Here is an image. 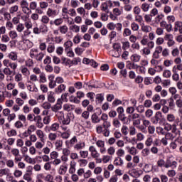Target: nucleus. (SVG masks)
<instances>
[{"label": "nucleus", "instance_id": "nucleus-44", "mask_svg": "<svg viewBox=\"0 0 182 182\" xmlns=\"http://www.w3.org/2000/svg\"><path fill=\"white\" fill-rule=\"evenodd\" d=\"M23 43L27 49H31L33 46V43L29 40H23Z\"/></svg>", "mask_w": 182, "mask_h": 182}, {"label": "nucleus", "instance_id": "nucleus-22", "mask_svg": "<svg viewBox=\"0 0 182 182\" xmlns=\"http://www.w3.org/2000/svg\"><path fill=\"white\" fill-rule=\"evenodd\" d=\"M34 122H36V127H38V129L43 128V122H42V117L41 115H38V117Z\"/></svg>", "mask_w": 182, "mask_h": 182}, {"label": "nucleus", "instance_id": "nucleus-1", "mask_svg": "<svg viewBox=\"0 0 182 182\" xmlns=\"http://www.w3.org/2000/svg\"><path fill=\"white\" fill-rule=\"evenodd\" d=\"M29 56L31 59H36L37 62H42L45 58V53L39 52L38 48H31L29 52Z\"/></svg>", "mask_w": 182, "mask_h": 182}, {"label": "nucleus", "instance_id": "nucleus-54", "mask_svg": "<svg viewBox=\"0 0 182 182\" xmlns=\"http://www.w3.org/2000/svg\"><path fill=\"white\" fill-rule=\"evenodd\" d=\"M23 174V172L19 169H15L14 171V176L16 178H19L20 177H22V175Z\"/></svg>", "mask_w": 182, "mask_h": 182}, {"label": "nucleus", "instance_id": "nucleus-33", "mask_svg": "<svg viewBox=\"0 0 182 182\" xmlns=\"http://www.w3.org/2000/svg\"><path fill=\"white\" fill-rule=\"evenodd\" d=\"M140 59H141V55L137 53H134L131 55V60L135 63L140 62Z\"/></svg>", "mask_w": 182, "mask_h": 182}, {"label": "nucleus", "instance_id": "nucleus-29", "mask_svg": "<svg viewBox=\"0 0 182 182\" xmlns=\"http://www.w3.org/2000/svg\"><path fill=\"white\" fill-rule=\"evenodd\" d=\"M129 174L131 176V177H134V178H137L141 176V173H140V172L136 169H132L131 171H129Z\"/></svg>", "mask_w": 182, "mask_h": 182}, {"label": "nucleus", "instance_id": "nucleus-50", "mask_svg": "<svg viewBox=\"0 0 182 182\" xmlns=\"http://www.w3.org/2000/svg\"><path fill=\"white\" fill-rule=\"evenodd\" d=\"M49 21H50V19L48 15L43 16L41 19V22L43 23V25H48V23H49Z\"/></svg>", "mask_w": 182, "mask_h": 182}, {"label": "nucleus", "instance_id": "nucleus-48", "mask_svg": "<svg viewBox=\"0 0 182 182\" xmlns=\"http://www.w3.org/2000/svg\"><path fill=\"white\" fill-rule=\"evenodd\" d=\"M154 144L153 136L150 135L145 141V145L146 147H150Z\"/></svg>", "mask_w": 182, "mask_h": 182}, {"label": "nucleus", "instance_id": "nucleus-55", "mask_svg": "<svg viewBox=\"0 0 182 182\" xmlns=\"http://www.w3.org/2000/svg\"><path fill=\"white\" fill-rule=\"evenodd\" d=\"M107 153L108 156H114V153H116V149L114 146H109L107 150Z\"/></svg>", "mask_w": 182, "mask_h": 182}, {"label": "nucleus", "instance_id": "nucleus-56", "mask_svg": "<svg viewBox=\"0 0 182 182\" xmlns=\"http://www.w3.org/2000/svg\"><path fill=\"white\" fill-rule=\"evenodd\" d=\"M36 119H38V115L36 116L35 114H28L27 115V120L28 122H36Z\"/></svg>", "mask_w": 182, "mask_h": 182}, {"label": "nucleus", "instance_id": "nucleus-62", "mask_svg": "<svg viewBox=\"0 0 182 182\" xmlns=\"http://www.w3.org/2000/svg\"><path fill=\"white\" fill-rule=\"evenodd\" d=\"M40 28V33H47L48 32V26L45 24H42L39 27Z\"/></svg>", "mask_w": 182, "mask_h": 182}, {"label": "nucleus", "instance_id": "nucleus-4", "mask_svg": "<svg viewBox=\"0 0 182 182\" xmlns=\"http://www.w3.org/2000/svg\"><path fill=\"white\" fill-rule=\"evenodd\" d=\"M3 65L5 68H9L11 70L16 73V69H18V63L11 61L9 59H4L3 60Z\"/></svg>", "mask_w": 182, "mask_h": 182}, {"label": "nucleus", "instance_id": "nucleus-9", "mask_svg": "<svg viewBox=\"0 0 182 182\" xmlns=\"http://www.w3.org/2000/svg\"><path fill=\"white\" fill-rule=\"evenodd\" d=\"M166 120H168L169 123H173L174 122V124H178L180 123V118H176L174 114H168Z\"/></svg>", "mask_w": 182, "mask_h": 182}, {"label": "nucleus", "instance_id": "nucleus-18", "mask_svg": "<svg viewBox=\"0 0 182 182\" xmlns=\"http://www.w3.org/2000/svg\"><path fill=\"white\" fill-rule=\"evenodd\" d=\"M68 173L69 174H75V173H76V162L74 161H71L70 163Z\"/></svg>", "mask_w": 182, "mask_h": 182}, {"label": "nucleus", "instance_id": "nucleus-58", "mask_svg": "<svg viewBox=\"0 0 182 182\" xmlns=\"http://www.w3.org/2000/svg\"><path fill=\"white\" fill-rule=\"evenodd\" d=\"M47 52L48 53H53L55 52V44L53 43H49L47 48Z\"/></svg>", "mask_w": 182, "mask_h": 182}, {"label": "nucleus", "instance_id": "nucleus-59", "mask_svg": "<svg viewBox=\"0 0 182 182\" xmlns=\"http://www.w3.org/2000/svg\"><path fill=\"white\" fill-rule=\"evenodd\" d=\"M131 29L134 31V32H137V31L140 29V26L136 22H132L131 23Z\"/></svg>", "mask_w": 182, "mask_h": 182}, {"label": "nucleus", "instance_id": "nucleus-63", "mask_svg": "<svg viewBox=\"0 0 182 182\" xmlns=\"http://www.w3.org/2000/svg\"><path fill=\"white\" fill-rule=\"evenodd\" d=\"M53 23L55 26H60L63 23V18H58L54 20Z\"/></svg>", "mask_w": 182, "mask_h": 182}, {"label": "nucleus", "instance_id": "nucleus-34", "mask_svg": "<svg viewBox=\"0 0 182 182\" xmlns=\"http://www.w3.org/2000/svg\"><path fill=\"white\" fill-rule=\"evenodd\" d=\"M69 29L70 31H71L72 32H75V33H79V32H80V26L76 24H73L70 26Z\"/></svg>", "mask_w": 182, "mask_h": 182}, {"label": "nucleus", "instance_id": "nucleus-27", "mask_svg": "<svg viewBox=\"0 0 182 182\" xmlns=\"http://www.w3.org/2000/svg\"><path fill=\"white\" fill-rule=\"evenodd\" d=\"M151 8V6H150V4L147 2H144L141 4V9L143 12H149Z\"/></svg>", "mask_w": 182, "mask_h": 182}, {"label": "nucleus", "instance_id": "nucleus-3", "mask_svg": "<svg viewBox=\"0 0 182 182\" xmlns=\"http://www.w3.org/2000/svg\"><path fill=\"white\" fill-rule=\"evenodd\" d=\"M117 112L118 113V119H119V120L122 121L124 124H127V123H129V120L124 114V109L123 107H119L117 109Z\"/></svg>", "mask_w": 182, "mask_h": 182}, {"label": "nucleus", "instance_id": "nucleus-64", "mask_svg": "<svg viewBox=\"0 0 182 182\" xmlns=\"http://www.w3.org/2000/svg\"><path fill=\"white\" fill-rule=\"evenodd\" d=\"M50 115H47L46 117H43V124H50Z\"/></svg>", "mask_w": 182, "mask_h": 182}, {"label": "nucleus", "instance_id": "nucleus-25", "mask_svg": "<svg viewBox=\"0 0 182 182\" xmlns=\"http://www.w3.org/2000/svg\"><path fill=\"white\" fill-rule=\"evenodd\" d=\"M7 58H9L10 60L15 62V60H18V53L11 51L7 55Z\"/></svg>", "mask_w": 182, "mask_h": 182}, {"label": "nucleus", "instance_id": "nucleus-24", "mask_svg": "<svg viewBox=\"0 0 182 182\" xmlns=\"http://www.w3.org/2000/svg\"><path fill=\"white\" fill-rule=\"evenodd\" d=\"M48 100L50 103H55L56 99L55 98V91H49L48 92Z\"/></svg>", "mask_w": 182, "mask_h": 182}, {"label": "nucleus", "instance_id": "nucleus-40", "mask_svg": "<svg viewBox=\"0 0 182 182\" xmlns=\"http://www.w3.org/2000/svg\"><path fill=\"white\" fill-rule=\"evenodd\" d=\"M63 46H64L65 50L66 52V51L69 50L70 49V48H72V46H73V43L72 42V41H67L65 43H64Z\"/></svg>", "mask_w": 182, "mask_h": 182}, {"label": "nucleus", "instance_id": "nucleus-5", "mask_svg": "<svg viewBox=\"0 0 182 182\" xmlns=\"http://www.w3.org/2000/svg\"><path fill=\"white\" fill-rule=\"evenodd\" d=\"M20 8L21 9L23 14H26V15H28L29 12H32L29 8V3H28L26 0H21L20 1Z\"/></svg>", "mask_w": 182, "mask_h": 182}, {"label": "nucleus", "instance_id": "nucleus-45", "mask_svg": "<svg viewBox=\"0 0 182 182\" xmlns=\"http://www.w3.org/2000/svg\"><path fill=\"white\" fill-rule=\"evenodd\" d=\"M36 82H39V78L38 77V75L36 74H31L30 75V83H36Z\"/></svg>", "mask_w": 182, "mask_h": 182}, {"label": "nucleus", "instance_id": "nucleus-37", "mask_svg": "<svg viewBox=\"0 0 182 182\" xmlns=\"http://www.w3.org/2000/svg\"><path fill=\"white\" fill-rule=\"evenodd\" d=\"M3 73L6 75V76H11V75H15V73L11 70L9 67H5L3 70Z\"/></svg>", "mask_w": 182, "mask_h": 182}, {"label": "nucleus", "instance_id": "nucleus-15", "mask_svg": "<svg viewBox=\"0 0 182 182\" xmlns=\"http://www.w3.org/2000/svg\"><path fill=\"white\" fill-rule=\"evenodd\" d=\"M62 109V102H60V100H58L57 102L51 107V110L54 113H56L57 112H59V110Z\"/></svg>", "mask_w": 182, "mask_h": 182}, {"label": "nucleus", "instance_id": "nucleus-11", "mask_svg": "<svg viewBox=\"0 0 182 182\" xmlns=\"http://www.w3.org/2000/svg\"><path fill=\"white\" fill-rule=\"evenodd\" d=\"M58 173L60 176H65V174L68 173V164L66 163H63L60 165L58 169Z\"/></svg>", "mask_w": 182, "mask_h": 182}, {"label": "nucleus", "instance_id": "nucleus-8", "mask_svg": "<svg viewBox=\"0 0 182 182\" xmlns=\"http://www.w3.org/2000/svg\"><path fill=\"white\" fill-rule=\"evenodd\" d=\"M71 119H72V114L67 113L65 115L63 116V117L62 118V120L60 121V123H61V124H63L64 126H68V124H70Z\"/></svg>", "mask_w": 182, "mask_h": 182}, {"label": "nucleus", "instance_id": "nucleus-53", "mask_svg": "<svg viewBox=\"0 0 182 182\" xmlns=\"http://www.w3.org/2000/svg\"><path fill=\"white\" fill-rule=\"evenodd\" d=\"M79 154L81 159H87L89 157V151L80 150Z\"/></svg>", "mask_w": 182, "mask_h": 182}, {"label": "nucleus", "instance_id": "nucleus-38", "mask_svg": "<svg viewBox=\"0 0 182 182\" xmlns=\"http://www.w3.org/2000/svg\"><path fill=\"white\" fill-rule=\"evenodd\" d=\"M44 146H45V141H37L34 144V147H36L37 150H42Z\"/></svg>", "mask_w": 182, "mask_h": 182}, {"label": "nucleus", "instance_id": "nucleus-35", "mask_svg": "<svg viewBox=\"0 0 182 182\" xmlns=\"http://www.w3.org/2000/svg\"><path fill=\"white\" fill-rule=\"evenodd\" d=\"M31 33H32V32L30 30L26 29L23 32V34H21V39H22V41L27 40L26 38H29V36H31Z\"/></svg>", "mask_w": 182, "mask_h": 182}, {"label": "nucleus", "instance_id": "nucleus-16", "mask_svg": "<svg viewBox=\"0 0 182 182\" xmlns=\"http://www.w3.org/2000/svg\"><path fill=\"white\" fill-rule=\"evenodd\" d=\"M23 180L27 182L32 181V170H28L23 176Z\"/></svg>", "mask_w": 182, "mask_h": 182}, {"label": "nucleus", "instance_id": "nucleus-14", "mask_svg": "<svg viewBox=\"0 0 182 182\" xmlns=\"http://www.w3.org/2000/svg\"><path fill=\"white\" fill-rule=\"evenodd\" d=\"M170 167L176 168V167H177V161H171V159H168L165 162V168H170Z\"/></svg>", "mask_w": 182, "mask_h": 182}, {"label": "nucleus", "instance_id": "nucleus-21", "mask_svg": "<svg viewBox=\"0 0 182 182\" xmlns=\"http://www.w3.org/2000/svg\"><path fill=\"white\" fill-rule=\"evenodd\" d=\"M48 79L50 80L49 83H48V87L50 89H55V87H56V81L53 80V79H55V76L53 75H50L48 77Z\"/></svg>", "mask_w": 182, "mask_h": 182}, {"label": "nucleus", "instance_id": "nucleus-10", "mask_svg": "<svg viewBox=\"0 0 182 182\" xmlns=\"http://www.w3.org/2000/svg\"><path fill=\"white\" fill-rule=\"evenodd\" d=\"M89 151L90 152L91 157H92V159H97V157H100V153L97 151V149H96L95 146H90L89 147Z\"/></svg>", "mask_w": 182, "mask_h": 182}, {"label": "nucleus", "instance_id": "nucleus-52", "mask_svg": "<svg viewBox=\"0 0 182 182\" xmlns=\"http://www.w3.org/2000/svg\"><path fill=\"white\" fill-rule=\"evenodd\" d=\"M9 36L11 39H16L18 38V33L15 30L10 31L9 32Z\"/></svg>", "mask_w": 182, "mask_h": 182}, {"label": "nucleus", "instance_id": "nucleus-7", "mask_svg": "<svg viewBox=\"0 0 182 182\" xmlns=\"http://www.w3.org/2000/svg\"><path fill=\"white\" fill-rule=\"evenodd\" d=\"M9 177V178H14L12 173H11V169L9 168H4L0 169V177Z\"/></svg>", "mask_w": 182, "mask_h": 182}, {"label": "nucleus", "instance_id": "nucleus-6", "mask_svg": "<svg viewBox=\"0 0 182 182\" xmlns=\"http://www.w3.org/2000/svg\"><path fill=\"white\" fill-rule=\"evenodd\" d=\"M166 130V132H170V130L171 131V133H173V134H180V130H178L177 129V124H166L164 127V129Z\"/></svg>", "mask_w": 182, "mask_h": 182}, {"label": "nucleus", "instance_id": "nucleus-28", "mask_svg": "<svg viewBox=\"0 0 182 182\" xmlns=\"http://www.w3.org/2000/svg\"><path fill=\"white\" fill-rule=\"evenodd\" d=\"M18 11H19V6H18V4L13 5L9 8V14H10V15H14Z\"/></svg>", "mask_w": 182, "mask_h": 182}, {"label": "nucleus", "instance_id": "nucleus-57", "mask_svg": "<svg viewBox=\"0 0 182 182\" xmlns=\"http://www.w3.org/2000/svg\"><path fill=\"white\" fill-rule=\"evenodd\" d=\"M7 136L8 137H14L15 136H18V132H16V129H12L11 130L7 132Z\"/></svg>", "mask_w": 182, "mask_h": 182}, {"label": "nucleus", "instance_id": "nucleus-43", "mask_svg": "<svg viewBox=\"0 0 182 182\" xmlns=\"http://www.w3.org/2000/svg\"><path fill=\"white\" fill-rule=\"evenodd\" d=\"M127 150L131 156H136L137 154V149L134 146L127 147Z\"/></svg>", "mask_w": 182, "mask_h": 182}, {"label": "nucleus", "instance_id": "nucleus-13", "mask_svg": "<svg viewBox=\"0 0 182 182\" xmlns=\"http://www.w3.org/2000/svg\"><path fill=\"white\" fill-rule=\"evenodd\" d=\"M161 119V112H156L155 115L151 119L153 124H157Z\"/></svg>", "mask_w": 182, "mask_h": 182}, {"label": "nucleus", "instance_id": "nucleus-17", "mask_svg": "<svg viewBox=\"0 0 182 182\" xmlns=\"http://www.w3.org/2000/svg\"><path fill=\"white\" fill-rule=\"evenodd\" d=\"M66 90V85L65 84H60L58 85L56 88L54 90V92L57 95H59L60 93H63Z\"/></svg>", "mask_w": 182, "mask_h": 182}, {"label": "nucleus", "instance_id": "nucleus-20", "mask_svg": "<svg viewBox=\"0 0 182 182\" xmlns=\"http://www.w3.org/2000/svg\"><path fill=\"white\" fill-rule=\"evenodd\" d=\"M55 150L58 151H60L62 150V147H63V141L61 139H58L54 143Z\"/></svg>", "mask_w": 182, "mask_h": 182}, {"label": "nucleus", "instance_id": "nucleus-60", "mask_svg": "<svg viewBox=\"0 0 182 182\" xmlns=\"http://www.w3.org/2000/svg\"><path fill=\"white\" fill-rule=\"evenodd\" d=\"M59 127L60 125L58 123H54L50 127V130H51V132H58V130H59Z\"/></svg>", "mask_w": 182, "mask_h": 182}, {"label": "nucleus", "instance_id": "nucleus-26", "mask_svg": "<svg viewBox=\"0 0 182 182\" xmlns=\"http://www.w3.org/2000/svg\"><path fill=\"white\" fill-rule=\"evenodd\" d=\"M58 31L61 35H66V33L69 32V27L66 25L60 26L58 27Z\"/></svg>", "mask_w": 182, "mask_h": 182}, {"label": "nucleus", "instance_id": "nucleus-12", "mask_svg": "<svg viewBox=\"0 0 182 182\" xmlns=\"http://www.w3.org/2000/svg\"><path fill=\"white\" fill-rule=\"evenodd\" d=\"M46 15L48 18H55V16H58V15H59V11H58L56 9L48 8L46 12Z\"/></svg>", "mask_w": 182, "mask_h": 182}, {"label": "nucleus", "instance_id": "nucleus-31", "mask_svg": "<svg viewBox=\"0 0 182 182\" xmlns=\"http://www.w3.org/2000/svg\"><path fill=\"white\" fill-rule=\"evenodd\" d=\"M63 109L65 112H72V110L75 109V105H72L70 104H64L63 106Z\"/></svg>", "mask_w": 182, "mask_h": 182}, {"label": "nucleus", "instance_id": "nucleus-47", "mask_svg": "<svg viewBox=\"0 0 182 182\" xmlns=\"http://www.w3.org/2000/svg\"><path fill=\"white\" fill-rule=\"evenodd\" d=\"M60 136L64 139L67 140L70 137V130H67L63 133H61Z\"/></svg>", "mask_w": 182, "mask_h": 182}, {"label": "nucleus", "instance_id": "nucleus-61", "mask_svg": "<svg viewBox=\"0 0 182 182\" xmlns=\"http://www.w3.org/2000/svg\"><path fill=\"white\" fill-rule=\"evenodd\" d=\"M39 82L40 83H46L47 80H46V75H45V73H42L40 74Z\"/></svg>", "mask_w": 182, "mask_h": 182}, {"label": "nucleus", "instance_id": "nucleus-32", "mask_svg": "<svg viewBox=\"0 0 182 182\" xmlns=\"http://www.w3.org/2000/svg\"><path fill=\"white\" fill-rule=\"evenodd\" d=\"M112 125L115 129H120L122 127V122L117 118H114L112 119Z\"/></svg>", "mask_w": 182, "mask_h": 182}, {"label": "nucleus", "instance_id": "nucleus-19", "mask_svg": "<svg viewBox=\"0 0 182 182\" xmlns=\"http://www.w3.org/2000/svg\"><path fill=\"white\" fill-rule=\"evenodd\" d=\"M36 136L38 137V139H40V141H45V132H43V131H42V129H37L36 131Z\"/></svg>", "mask_w": 182, "mask_h": 182}, {"label": "nucleus", "instance_id": "nucleus-51", "mask_svg": "<svg viewBox=\"0 0 182 182\" xmlns=\"http://www.w3.org/2000/svg\"><path fill=\"white\" fill-rule=\"evenodd\" d=\"M56 139H58V134L52 132L48 134V139L50 141H56Z\"/></svg>", "mask_w": 182, "mask_h": 182}, {"label": "nucleus", "instance_id": "nucleus-23", "mask_svg": "<svg viewBox=\"0 0 182 182\" xmlns=\"http://www.w3.org/2000/svg\"><path fill=\"white\" fill-rule=\"evenodd\" d=\"M141 31H142L144 33H149V32L153 31V28L149 25L143 23L141 26Z\"/></svg>", "mask_w": 182, "mask_h": 182}, {"label": "nucleus", "instance_id": "nucleus-2", "mask_svg": "<svg viewBox=\"0 0 182 182\" xmlns=\"http://www.w3.org/2000/svg\"><path fill=\"white\" fill-rule=\"evenodd\" d=\"M109 55L113 58H120L122 55V46L119 43H114L112 50L109 51Z\"/></svg>", "mask_w": 182, "mask_h": 182}, {"label": "nucleus", "instance_id": "nucleus-36", "mask_svg": "<svg viewBox=\"0 0 182 182\" xmlns=\"http://www.w3.org/2000/svg\"><path fill=\"white\" fill-rule=\"evenodd\" d=\"M85 147H86V144H85L83 141L78 142L74 146L75 150L77 151L82 150V149H85Z\"/></svg>", "mask_w": 182, "mask_h": 182}, {"label": "nucleus", "instance_id": "nucleus-46", "mask_svg": "<svg viewBox=\"0 0 182 182\" xmlns=\"http://www.w3.org/2000/svg\"><path fill=\"white\" fill-rule=\"evenodd\" d=\"M21 73L23 76H29L31 75V71H29V69H28V68L22 66Z\"/></svg>", "mask_w": 182, "mask_h": 182}, {"label": "nucleus", "instance_id": "nucleus-49", "mask_svg": "<svg viewBox=\"0 0 182 182\" xmlns=\"http://www.w3.org/2000/svg\"><path fill=\"white\" fill-rule=\"evenodd\" d=\"M55 113V117H57V119H58V122H60V121L62 120V119H63V117L65 116V113L63 112V111H58Z\"/></svg>", "mask_w": 182, "mask_h": 182}, {"label": "nucleus", "instance_id": "nucleus-30", "mask_svg": "<svg viewBox=\"0 0 182 182\" xmlns=\"http://www.w3.org/2000/svg\"><path fill=\"white\" fill-rule=\"evenodd\" d=\"M123 164H124V162L122 158L117 156L114 159V166H119V167H122L123 166Z\"/></svg>", "mask_w": 182, "mask_h": 182}, {"label": "nucleus", "instance_id": "nucleus-39", "mask_svg": "<svg viewBox=\"0 0 182 182\" xmlns=\"http://www.w3.org/2000/svg\"><path fill=\"white\" fill-rule=\"evenodd\" d=\"M92 123L97 124L100 123V118L97 116V114L95 113L91 116Z\"/></svg>", "mask_w": 182, "mask_h": 182}, {"label": "nucleus", "instance_id": "nucleus-41", "mask_svg": "<svg viewBox=\"0 0 182 182\" xmlns=\"http://www.w3.org/2000/svg\"><path fill=\"white\" fill-rule=\"evenodd\" d=\"M176 136H177V134H173V132H166L165 133V137L168 140H174V139H176Z\"/></svg>", "mask_w": 182, "mask_h": 182}, {"label": "nucleus", "instance_id": "nucleus-42", "mask_svg": "<svg viewBox=\"0 0 182 182\" xmlns=\"http://www.w3.org/2000/svg\"><path fill=\"white\" fill-rule=\"evenodd\" d=\"M6 166L9 168H14L15 167V161L13 159H7L6 161Z\"/></svg>", "mask_w": 182, "mask_h": 182}]
</instances>
